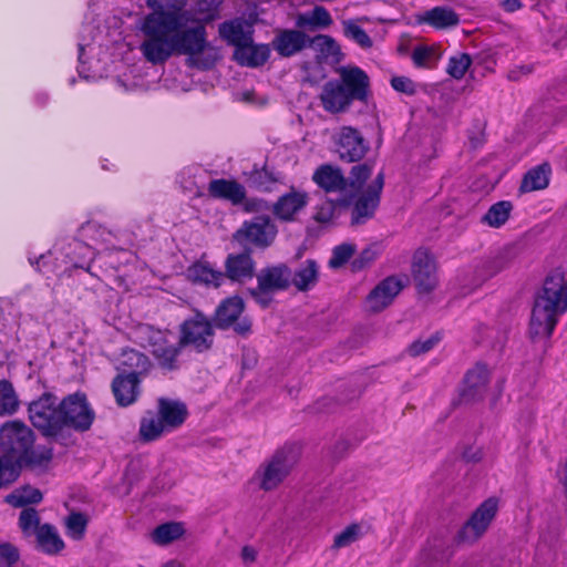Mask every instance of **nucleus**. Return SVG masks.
<instances>
[{"instance_id": "6", "label": "nucleus", "mask_w": 567, "mask_h": 567, "mask_svg": "<svg viewBox=\"0 0 567 567\" xmlns=\"http://www.w3.org/2000/svg\"><path fill=\"white\" fill-rule=\"evenodd\" d=\"M34 443V435L30 427L20 421H9L0 427V456L1 463H9L18 474L17 462L25 455L28 447Z\"/></svg>"}, {"instance_id": "31", "label": "nucleus", "mask_w": 567, "mask_h": 567, "mask_svg": "<svg viewBox=\"0 0 567 567\" xmlns=\"http://www.w3.org/2000/svg\"><path fill=\"white\" fill-rule=\"evenodd\" d=\"M219 35L235 49L244 47L252 39L250 31L239 20L223 22L219 25Z\"/></svg>"}, {"instance_id": "51", "label": "nucleus", "mask_w": 567, "mask_h": 567, "mask_svg": "<svg viewBox=\"0 0 567 567\" xmlns=\"http://www.w3.org/2000/svg\"><path fill=\"white\" fill-rule=\"evenodd\" d=\"M373 165L370 163H362L354 165L350 172V187L360 188L365 181L371 176Z\"/></svg>"}, {"instance_id": "64", "label": "nucleus", "mask_w": 567, "mask_h": 567, "mask_svg": "<svg viewBox=\"0 0 567 567\" xmlns=\"http://www.w3.org/2000/svg\"><path fill=\"white\" fill-rule=\"evenodd\" d=\"M162 567H183V565L175 560H169L166 564H164Z\"/></svg>"}, {"instance_id": "61", "label": "nucleus", "mask_w": 567, "mask_h": 567, "mask_svg": "<svg viewBox=\"0 0 567 567\" xmlns=\"http://www.w3.org/2000/svg\"><path fill=\"white\" fill-rule=\"evenodd\" d=\"M89 45V42L86 41L85 37L81 34L80 37V40H79V43H78V49H79V62H80V65H83L84 61H83V56H84V49L85 47ZM82 66L79 68V74L82 75L83 73V70L81 69Z\"/></svg>"}, {"instance_id": "50", "label": "nucleus", "mask_w": 567, "mask_h": 567, "mask_svg": "<svg viewBox=\"0 0 567 567\" xmlns=\"http://www.w3.org/2000/svg\"><path fill=\"white\" fill-rule=\"evenodd\" d=\"M441 341L440 333H434L426 339H419L412 342L408 348V353L411 357H419L432 350Z\"/></svg>"}, {"instance_id": "3", "label": "nucleus", "mask_w": 567, "mask_h": 567, "mask_svg": "<svg viewBox=\"0 0 567 567\" xmlns=\"http://www.w3.org/2000/svg\"><path fill=\"white\" fill-rule=\"evenodd\" d=\"M340 80L324 83L319 95L322 107L332 114L344 112L354 100L364 102L369 95V76L358 66L341 68Z\"/></svg>"}, {"instance_id": "35", "label": "nucleus", "mask_w": 567, "mask_h": 567, "mask_svg": "<svg viewBox=\"0 0 567 567\" xmlns=\"http://www.w3.org/2000/svg\"><path fill=\"white\" fill-rule=\"evenodd\" d=\"M52 449L45 446L28 447L25 455H22L17 462L18 473L22 466L44 467L52 460Z\"/></svg>"}, {"instance_id": "32", "label": "nucleus", "mask_w": 567, "mask_h": 567, "mask_svg": "<svg viewBox=\"0 0 567 567\" xmlns=\"http://www.w3.org/2000/svg\"><path fill=\"white\" fill-rule=\"evenodd\" d=\"M332 18L324 7H315V9L307 13H301L297 17L296 25L301 29H326L332 24Z\"/></svg>"}, {"instance_id": "30", "label": "nucleus", "mask_w": 567, "mask_h": 567, "mask_svg": "<svg viewBox=\"0 0 567 567\" xmlns=\"http://www.w3.org/2000/svg\"><path fill=\"white\" fill-rule=\"evenodd\" d=\"M550 172V166L547 163L530 168L522 179L519 192L530 193L546 188L549 184Z\"/></svg>"}, {"instance_id": "43", "label": "nucleus", "mask_w": 567, "mask_h": 567, "mask_svg": "<svg viewBox=\"0 0 567 567\" xmlns=\"http://www.w3.org/2000/svg\"><path fill=\"white\" fill-rule=\"evenodd\" d=\"M514 259L515 252L513 248H505L501 250L486 264L487 277H493L502 270L508 268L513 264Z\"/></svg>"}, {"instance_id": "38", "label": "nucleus", "mask_w": 567, "mask_h": 567, "mask_svg": "<svg viewBox=\"0 0 567 567\" xmlns=\"http://www.w3.org/2000/svg\"><path fill=\"white\" fill-rule=\"evenodd\" d=\"M165 433H169V430L166 429L158 414L157 416L151 415L142 419L140 425V435L144 441L151 442L157 440Z\"/></svg>"}, {"instance_id": "1", "label": "nucleus", "mask_w": 567, "mask_h": 567, "mask_svg": "<svg viewBox=\"0 0 567 567\" xmlns=\"http://www.w3.org/2000/svg\"><path fill=\"white\" fill-rule=\"evenodd\" d=\"M186 0H147L153 12L142 20L143 41L140 50L153 65L164 64L171 56H195L207 45L205 24L188 10Z\"/></svg>"}, {"instance_id": "8", "label": "nucleus", "mask_w": 567, "mask_h": 567, "mask_svg": "<svg viewBox=\"0 0 567 567\" xmlns=\"http://www.w3.org/2000/svg\"><path fill=\"white\" fill-rule=\"evenodd\" d=\"M94 419L95 413L82 393L71 394L60 402L59 432L63 426L85 432L90 430Z\"/></svg>"}, {"instance_id": "11", "label": "nucleus", "mask_w": 567, "mask_h": 567, "mask_svg": "<svg viewBox=\"0 0 567 567\" xmlns=\"http://www.w3.org/2000/svg\"><path fill=\"white\" fill-rule=\"evenodd\" d=\"M498 511V501L495 497L485 499L471 515L457 534L460 542L472 543L477 540L487 530Z\"/></svg>"}, {"instance_id": "54", "label": "nucleus", "mask_w": 567, "mask_h": 567, "mask_svg": "<svg viewBox=\"0 0 567 567\" xmlns=\"http://www.w3.org/2000/svg\"><path fill=\"white\" fill-rule=\"evenodd\" d=\"M334 217V204L332 202H326L316 208L313 218L320 224H328Z\"/></svg>"}, {"instance_id": "13", "label": "nucleus", "mask_w": 567, "mask_h": 567, "mask_svg": "<svg viewBox=\"0 0 567 567\" xmlns=\"http://www.w3.org/2000/svg\"><path fill=\"white\" fill-rule=\"evenodd\" d=\"M277 235V227L267 216H257L245 221L236 231L235 239L241 244H250L259 248L271 245Z\"/></svg>"}, {"instance_id": "20", "label": "nucleus", "mask_w": 567, "mask_h": 567, "mask_svg": "<svg viewBox=\"0 0 567 567\" xmlns=\"http://www.w3.org/2000/svg\"><path fill=\"white\" fill-rule=\"evenodd\" d=\"M140 378L136 373L118 374L112 382V392L120 406L133 404L140 395Z\"/></svg>"}, {"instance_id": "9", "label": "nucleus", "mask_w": 567, "mask_h": 567, "mask_svg": "<svg viewBox=\"0 0 567 567\" xmlns=\"http://www.w3.org/2000/svg\"><path fill=\"white\" fill-rule=\"evenodd\" d=\"M29 419L45 436H55L59 433L60 403L51 393L42 394L32 401L28 408Z\"/></svg>"}, {"instance_id": "39", "label": "nucleus", "mask_w": 567, "mask_h": 567, "mask_svg": "<svg viewBox=\"0 0 567 567\" xmlns=\"http://www.w3.org/2000/svg\"><path fill=\"white\" fill-rule=\"evenodd\" d=\"M80 236L94 244H106L111 241V237L113 235L111 230L106 229L101 224L96 221H87L81 226Z\"/></svg>"}, {"instance_id": "21", "label": "nucleus", "mask_w": 567, "mask_h": 567, "mask_svg": "<svg viewBox=\"0 0 567 567\" xmlns=\"http://www.w3.org/2000/svg\"><path fill=\"white\" fill-rule=\"evenodd\" d=\"M207 190L213 198L228 200L233 205H239L246 198L245 187L235 179H212Z\"/></svg>"}, {"instance_id": "49", "label": "nucleus", "mask_w": 567, "mask_h": 567, "mask_svg": "<svg viewBox=\"0 0 567 567\" xmlns=\"http://www.w3.org/2000/svg\"><path fill=\"white\" fill-rule=\"evenodd\" d=\"M380 248L377 245L364 248L351 262L353 271H360L372 265L379 257Z\"/></svg>"}, {"instance_id": "27", "label": "nucleus", "mask_w": 567, "mask_h": 567, "mask_svg": "<svg viewBox=\"0 0 567 567\" xmlns=\"http://www.w3.org/2000/svg\"><path fill=\"white\" fill-rule=\"evenodd\" d=\"M420 22L429 24L436 30H444L458 25L460 17L449 7H434L421 16Z\"/></svg>"}, {"instance_id": "33", "label": "nucleus", "mask_w": 567, "mask_h": 567, "mask_svg": "<svg viewBox=\"0 0 567 567\" xmlns=\"http://www.w3.org/2000/svg\"><path fill=\"white\" fill-rule=\"evenodd\" d=\"M35 537L39 548L47 554H56L64 547V543L56 529L50 524L41 525L37 530Z\"/></svg>"}, {"instance_id": "47", "label": "nucleus", "mask_w": 567, "mask_h": 567, "mask_svg": "<svg viewBox=\"0 0 567 567\" xmlns=\"http://www.w3.org/2000/svg\"><path fill=\"white\" fill-rule=\"evenodd\" d=\"M39 523V514L34 508L28 507L20 513L19 526L25 535H37V530L40 527Z\"/></svg>"}, {"instance_id": "2", "label": "nucleus", "mask_w": 567, "mask_h": 567, "mask_svg": "<svg viewBox=\"0 0 567 567\" xmlns=\"http://www.w3.org/2000/svg\"><path fill=\"white\" fill-rule=\"evenodd\" d=\"M567 309V279L565 271L556 269L545 279L536 297L529 321L532 339L547 338L554 331L558 317Z\"/></svg>"}, {"instance_id": "5", "label": "nucleus", "mask_w": 567, "mask_h": 567, "mask_svg": "<svg viewBox=\"0 0 567 567\" xmlns=\"http://www.w3.org/2000/svg\"><path fill=\"white\" fill-rule=\"evenodd\" d=\"M138 333L144 347L150 348L155 362L163 371L172 372L179 369V353L184 346L179 340L174 341L172 332L145 324L140 327Z\"/></svg>"}, {"instance_id": "62", "label": "nucleus", "mask_w": 567, "mask_h": 567, "mask_svg": "<svg viewBox=\"0 0 567 567\" xmlns=\"http://www.w3.org/2000/svg\"><path fill=\"white\" fill-rule=\"evenodd\" d=\"M85 251H86V255L89 257V261L85 264V262H82V264H74L75 267H79V268H82V269H85L86 271H90V264L91 261L93 260L94 258V251L91 247L89 246H83L82 247Z\"/></svg>"}, {"instance_id": "36", "label": "nucleus", "mask_w": 567, "mask_h": 567, "mask_svg": "<svg viewBox=\"0 0 567 567\" xmlns=\"http://www.w3.org/2000/svg\"><path fill=\"white\" fill-rule=\"evenodd\" d=\"M184 532L182 523L169 522L157 526L152 533V539L157 545H167L181 538Z\"/></svg>"}, {"instance_id": "10", "label": "nucleus", "mask_w": 567, "mask_h": 567, "mask_svg": "<svg viewBox=\"0 0 567 567\" xmlns=\"http://www.w3.org/2000/svg\"><path fill=\"white\" fill-rule=\"evenodd\" d=\"M179 341L199 353L209 350L214 342L213 323L203 313H195L181 324Z\"/></svg>"}, {"instance_id": "4", "label": "nucleus", "mask_w": 567, "mask_h": 567, "mask_svg": "<svg viewBox=\"0 0 567 567\" xmlns=\"http://www.w3.org/2000/svg\"><path fill=\"white\" fill-rule=\"evenodd\" d=\"M300 457V446L296 443L285 444L270 458L265 461L254 474L260 489L270 492L278 488L290 475Z\"/></svg>"}, {"instance_id": "12", "label": "nucleus", "mask_w": 567, "mask_h": 567, "mask_svg": "<svg viewBox=\"0 0 567 567\" xmlns=\"http://www.w3.org/2000/svg\"><path fill=\"white\" fill-rule=\"evenodd\" d=\"M244 309L245 303L240 297L234 296L226 298L215 310V327L223 330L234 327V330L238 334H247L251 328L250 321L246 318L238 320Z\"/></svg>"}, {"instance_id": "58", "label": "nucleus", "mask_w": 567, "mask_h": 567, "mask_svg": "<svg viewBox=\"0 0 567 567\" xmlns=\"http://www.w3.org/2000/svg\"><path fill=\"white\" fill-rule=\"evenodd\" d=\"M258 556V551L252 546H244L241 548L240 557L245 565H250L256 561Z\"/></svg>"}, {"instance_id": "53", "label": "nucleus", "mask_w": 567, "mask_h": 567, "mask_svg": "<svg viewBox=\"0 0 567 567\" xmlns=\"http://www.w3.org/2000/svg\"><path fill=\"white\" fill-rule=\"evenodd\" d=\"M20 554L18 548L10 543L0 544V561L6 567H13L18 563Z\"/></svg>"}, {"instance_id": "59", "label": "nucleus", "mask_w": 567, "mask_h": 567, "mask_svg": "<svg viewBox=\"0 0 567 567\" xmlns=\"http://www.w3.org/2000/svg\"><path fill=\"white\" fill-rule=\"evenodd\" d=\"M267 293H269V291H261L259 289V286H257L256 289H251L250 290V295L255 298V300L261 305L264 308L268 307V305L270 303L271 301V298L267 297Z\"/></svg>"}, {"instance_id": "14", "label": "nucleus", "mask_w": 567, "mask_h": 567, "mask_svg": "<svg viewBox=\"0 0 567 567\" xmlns=\"http://www.w3.org/2000/svg\"><path fill=\"white\" fill-rule=\"evenodd\" d=\"M384 185V175L379 173L368 187L358 196L354 202L351 223L362 224L374 215L380 204V195Z\"/></svg>"}, {"instance_id": "56", "label": "nucleus", "mask_w": 567, "mask_h": 567, "mask_svg": "<svg viewBox=\"0 0 567 567\" xmlns=\"http://www.w3.org/2000/svg\"><path fill=\"white\" fill-rule=\"evenodd\" d=\"M392 87L401 93L412 95L415 93V85L413 81L406 76H394L391 79Z\"/></svg>"}, {"instance_id": "37", "label": "nucleus", "mask_w": 567, "mask_h": 567, "mask_svg": "<svg viewBox=\"0 0 567 567\" xmlns=\"http://www.w3.org/2000/svg\"><path fill=\"white\" fill-rule=\"evenodd\" d=\"M7 503L13 507H23L29 504H38L42 501V493L40 489L29 485L14 489L6 497Z\"/></svg>"}, {"instance_id": "41", "label": "nucleus", "mask_w": 567, "mask_h": 567, "mask_svg": "<svg viewBox=\"0 0 567 567\" xmlns=\"http://www.w3.org/2000/svg\"><path fill=\"white\" fill-rule=\"evenodd\" d=\"M19 405L14 389L9 381H0V415L12 414Z\"/></svg>"}, {"instance_id": "42", "label": "nucleus", "mask_w": 567, "mask_h": 567, "mask_svg": "<svg viewBox=\"0 0 567 567\" xmlns=\"http://www.w3.org/2000/svg\"><path fill=\"white\" fill-rule=\"evenodd\" d=\"M278 181V176L267 168L254 169L249 175L250 186L260 192H270Z\"/></svg>"}, {"instance_id": "48", "label": "nucleus", "mask_w": 567, "mask_h": 567, "mask_svg": "<svg viewBox=\"0 0 567 567\" xmlns=\"http://www.w3.org/2000/svg\"><path fill=\"white\" fill-rule=\"evenodd\" d=\"M68 534L74 539H81L85 533L87 519L82 513H72L65 520Z\"/></svg>"}, {"instance_id": "63", "label": "nucleus", "mask_w": 567, "mask_h": 567, "mask_svg": "<svg viewBox=\"0 0 567 567\" xmlns=\"http://www.w3.org/2000/svg\"><path fill=\"white\" fill-rule=\"evenodd\" d=\"M267 207V203L262 199L250 200L247 203L248 210H261Z\"/></svg>"}, {"instance_id": "46", "label": "nucleus", "mask_w": 567, "mask_h": 567, "mask_svg": "<svg viewBox=\"0 0 567 567\" xmlns=\"http://www.w3.org/2000/svg\"><path fill=\"white\" fill-rule=\"evenodd\" d=\"M354 251L355 246L353 244L343 243L339 246H336L329 260V267L333 269L342 267L351 259Z\"/></svg>"}, {"instance_id": "28", "label": "nucleus", "mask_w": 567, "mask_h": 567, "mask_svg": "<svg viewBox=\"0 0 567 567\" xmlns=\"http://www.w3.org/2000/svg\"><path fill=\"white\" fill-rule=\"evenodd\" d=\"M319 277V266L313 259H307L292 272L290 285H293L299 291L312 289Z\"/></svg>"}, {"instance_id": "7", "label": "nucleus", "mask_w": 567, "mask_h": 567, "mask_svg": "<svg viewBox=\"0 0 567 567\" xmlns=\"http://www.w3.org/2000/svg\"><path fill=\"white\" fill-rule=\"evenodd\" d=\"M274 49L281 56H291L301 51L307 45L320 48L326 54L333 55L338 51V45L329 35L319 34L310 39L299 30H281L272 40Z\"/></svg>"}, {"instance_id": "26", "label": "nucleus", "mask_w": 567, "mask_h": 567, "mask_svg": "<svg viewBox=\"0 0 567 567\" xmlns=\"http://www.w3.org/2000/svg\"><path fill=\"white\" fill-rule=\"evenodd\" d=\"M270 56L267 44H254L252 39L244 47L235 49V60L246 66L256 68L265 64Z\"/></svg>"}, {"instance_id": "17", "label": "nucleus", "mask_w": 567, "mask_h": 567, "mask_svg": "<svg viewBox=\"0 0 567 567\" xmlns=\"http://www.w3.org/2000/svg\"><path fill=\"white\" fill-rule=\"evenodd\" d=\"M403 289L401 279L390 276L383 279L367 297V307L372 312H380L392 303Z\"/></svg>"}, {"instance_id": "16", "label": "nucleus", "mask_w": 567, "mask_h": 567, "mask_svg": "<svg viewBox=\"0 0 567 567\" xmlns=\"http://www.w3.org/2000/svg\"><path fill=\"white\" fill-rule=\"evenodd\" d=\"M412 276L415 286L421 292L432 291L437 282L436 264L425 249H417L412 258Z\"/></svg>"}, {"instance_id": "18", "label": "nucleus", "mask_w": 567, "mask_h": 567, "mask_svg": "<svg viewBox=\"0 0 567 567\" xmlns=\"http://www.w3.org/2000/svg\"><path fill=\"white\" fill-rule=\"evenodd\" d=\"M308 203V194L292 187L288 193L277 199L272 206V213L279 220L293 221Z\"/></svg>"}, {"instance_id": "19", "label": "nucleus", "mask_w": 567, "mask_h": 567, "mask_svg": "<svg viewBox=\"0 0 567 567\" xmlns=\"http://www.w3.org/2000/svg\"><path fill=\"white\" fill-rule=\"evenodd\" d=\"M291 270L285 264L262 268L257 275V282L261 291H281L290 286Z\"/></svg>"}, {"instance_id": "24", "label": "nucleus", "mask_w": 567, "mask_h": 567, "mask_svg": "<svg viewBox=\"0 0 567 567\" xmlns=\"http://www.w3.org/2000/svg\"><path fill=\"white\" fill-rule=\"evenodd\" d=\"M187 414L184 403L164 398L158 400V415L169 432L179 427L185 422Z\"/></svg>"}, {"instance_id": "60", "label": "nucleus", "mask_w": 567, "mask_h": 567, "mask_svg": "<svg viewBox=\"0 0 567 567\" xmlns=\"http://www.w3.org/2000/svg\"><path fill=\"white\" fill-rule=\"evenodd\" d=\"M501 7L504 9V11L513 13L522 9L523 3L520 0H503Z\"/></svg>"}, {"instance_id": "23", "label": "nucleus", "mask_w": 567, "mask_h": 567, "mask_svg": "<svg viewBox=\"0 0 567 567\" xmlns=\"http://www.w3.org/2000/svg\"><path fill=\"white\" fill-rule=\"evenodd\" d=\"M312 181L324 192H341L347 186V179L341 169L330 164L320 165L312 175Z\"/></svg>"}, {"instance_id": "45", "label": "nucleus", "mask_w": 567, "mask_h": 567, "mask_svg": "<svg viewBox=\"0 0 567 567\" xmlns=\"http://www.w3.org/2000/svg\"><path fill=\"white\" fill-rule=\"evenodd\" d=\"M361 536V526L359 524H351L334 536L332 548L340 549L348 547L357 542Z\"/></svg>"}, {"instance_id": "34", "label": "nucleus", "mask_w": 567, "mask_h": 567, "mask_svg": "<svg viewBox=\"0 0 567 567\" xmlns=\"http://www.w3.org/2000/svg\"><path fill=\"white\" fill-rule=\"evenodd\" d=\"M513 204L509 200H499L493 204L482 216L481 223L492 228H499L506 224L513 212Z\"/></svg>"}, {"instance_id": "44", "label": "nucleus", "mask_w": 567, "mask_h": 567, "mask_svg": "<svg viewBox=\"0 0 567 567\" xmlns=\"http://www.w3.org/2000/svg\"><path fill=\"white\" fill-rule=\"evenodd\" d=\"M472 64V58L467 53H457L449 59L446 72L455 80H461Z\"/></svg>"}, {"instance_id": "15", "label": "nucleus", "mask_w": 567, "mask_h": 567, "mask_svg": "<svg viewBox=\"0 0 567 567\" xmlns=\"http://www.w3.org/2000/svg\"><path fill=\"white\" fill-rule=\"evenodd\" d=\"M369 151V143L362 134L351 127L340 128L337 138V152L341 161L353 163L361 161Z\"/></svg>"}, {"instance_id": "55", "label": "nucleus", "mask_w": 567, "mask_h": 567, "mask_svg": "<svg viewBox=\"0 0 567 567\" xmlns=\"http://www.w3.org/2000/svg\"><path fill=\"white\" fill-rule=\"evenodd\" d=\"M434 55L429 47H416L412 52V60L416 66H426Z\"/></svg>"}, {"instance_id": "29", "label": "nucleus", "mask_w": 567, "mask_h": 567, "mask_svg": "<svg viewBox=\"0 0 567 567\" xmlns=\"http://www.w3.org/2000/svg\"><path fill=\"white\" fill-rule=\"evenodd\" d=\"M187 278L194 284L218 287L225 275L215 270L208 262L197 261L188 267Z\"/></svg>"}, {"instance_id": "52", "label": "nucleus", "mask_w": 567, "mask_h": 567, "mask_svg": "<svg viewBox=\"0 0 567 567\" xmlns=\"http://www.w3.org/2000/svg\"><path fill=\"white\" fill-rule=\"evenodd\" d=\"M346 34L362 48H370L372 45L368 33L354 22H348L346 24Z\"/></svg>"}, {"instance_id": "40", "label": "nucleus", "mask_w": 567, "mask_h": 567, "mask_svg": "<svg viewBox=\"0 0 567 567\" xmlns=\"http://www.w3.org/2000/svg\"><path fill=\"white\" fill-rule=\"evenodd\" d=\"M121 364L130 370L128 373H136V377H138L140 373L147 370L150 360L145 354L130 349L122 353Z\"/></svg>"}, {"instance_id": "25", "label": "nucleus", "mask_w": 567, "mask_h": 567, "mask_svg": "<svg viewBox=\"0 0 567 567\" xmlns=\"http://www.w3.org/2000/svg\"><path fill=\"white\" fill-rule=\"evenodd\" d=\"M225 266L226 276L234 281L251 279L255 274V262L248 252L229 255Z\"/></svg>"}, {"instance_id": "22", "label": "nucleus", "mask_w": 567, "mask_h": 567, "mask_svg": "<svg viewBox=\"0 0 567 567\" xmlns=\"http://www.w3.org/2000/svg\"><path fill=\"white\" fill-rule=\"evenodd\" d=\"M488 380V369L484 364H476L464 378V388L461 392L462 399L472 401L481 398L486 390Z\"/></svg>"}, {"instance_id": "57", "label": "nucleus", "mask_w": 567, "mask_h": 567, "mask_svg": "<svg viewBox=\"0 0 567 567\" xmlns=\"http://www.w3.org/2000/svg\"><path fill=\"white\" fill-rule=\"evenodd\" d=\"M51 261H52V256L51 254H48V255H41L38 260L35 261V266H37V269L47 275L49 277V274H55L56 272V269L55 268H51Z\"/></svg>"}]
</instances>
